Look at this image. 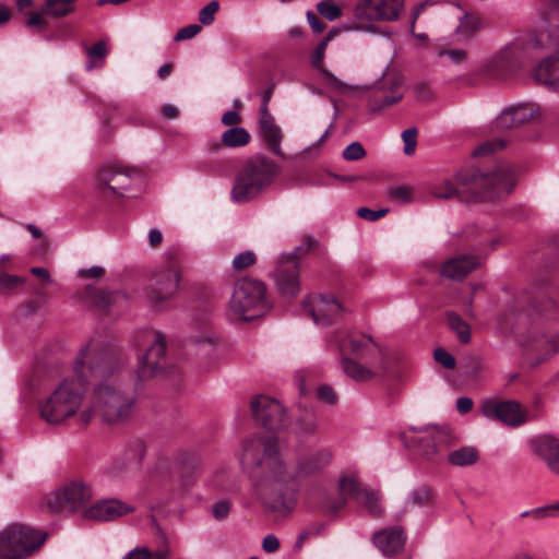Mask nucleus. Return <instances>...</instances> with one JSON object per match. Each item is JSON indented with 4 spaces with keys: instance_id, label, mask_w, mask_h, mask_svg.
<instances>
[{
    "instance_id": "nucleus-1",
    "label": "nucleus",
    "mask_w": 559,
    "mask_h": 559,
    "mask_svg": "<svg viewBox=\"0 0 559 559\" xmlns=\"http://www.w3.org/2000/svg\"><path fill=\"white\" fill-rule=\"evenodd\" d=\"M100 341L91 340L82 346L73 362V374L64 377L52 392L39 403V415L49 425L78 423L88 425L93 407L86 401L91 376H104L117 367L114 353H100Z\"/></svg>"
},
{
    "instance_id": "nucleus-2",
    "label": "nucleus",
    "mask_w": 559,
    "mask_h": 559,
    "mask_svg": "<svg viewBox=\"0 0 559 559\" xmlns=\"http://www.w3.org/2000/svg\"><path fill=\"white\" fill-rule=\"evenodd\" d=\"M236 456L262 504L271 512L288 515L297 504V497L277 438L249 437L241 442Z\"/></svg>"
},
{
    "instance_id": "nucleus-3",
    "label": "nucleus",
    "mask_w": 559,
    "mask_h": 559,
    "mask_svg": "<svg viewBox=\"0 0 559 559\" xmlns=\"http://www.w3.org/2000/svg\"><path fill=\"white\" fill-rule=\"evenodd\" d=\"M343 355L344 373L356 382H369L385 377L396 359L372 336L359 331L338 330L331 338Z\"/></svg>"
},
{
    "instance_id": "nucleus-4",
    "label": "nucleus",
    "mask_w": 559,
    "mask_h": 559,
    "mask_svg": "<svg viewBox=\"0 0 559 559\" xmlns=\"http://www.w3.org/2000/svg\"><path fill=\"white\" fill-rule=\"evenodd\" d=\"M100 353H114L117 359V367L108 370L104 376H91V379L97 380L93 390L91 407H93V417L97 414L106 423H119L128 419L135 404V399L131 393H127L118 381L117 373L122 368V360L118 353L107 347L100 342Z\"/></svg>"
},
{
    "instance_id": "nucleus-5",
    "label": "nucleus",
    "mask_w": 559,
    "mask_h": 559,
    "mask_svg": "<svg viewBox=\"0 0 559 559\" xmlns=\"http://www.w3.org/2000/svg\"><path fill=\"white\" fill-rule=\"evenodd\" d=\"M280 171V166L265 155L251 156L235 177L231 199L237 203L254 200L273 185Z\"/></svg>"
},
{
    "instance_id": "nucleus-6",
    "label": "nucleus",
    "mask_w": 559,
    "mask_h": 559,
    "mask_svg": "<svg viewBox=\"0 0 559 559\" xmlns=\"http://www.w3.org/2000/svg\"><path fill=\"white\" fill-rule=\"evenodd\" d=\"M270 308L262 282L247 277L236 282L229 301V314L234 320H252L264 316Z\"/></svg>"
},
{
    "instance_id": "nucleus-7",
    "label": "nucleus",
    "mask_w": 559,
    "mask_h": 559,
    "mask_svg": "<svg viewBox=\"0 0 559 559\" xmlns=\"http://www.w3.org/2000/svg\"><path fill=\"white\" fill-rule=\"evenodd\" d=\"M47 534L33 526L13 522L0 531V559H26L45 543Z\"/></svg>"
},
{
    "instance_id": "nucleus-8",
    "label": "nucleus",
    "mask_w": 559,
    "mask_h": 559,
    "mask_svg": "<svg viewBox=\"0 0 559 559\" xmlns=\"http://www.w3.org/2000/svg\"><path fill=\"white\" fill-rule=\"evenodd\" d=\"M456 182L460 186L472 185L476 189H481L475 200L495 201L509 193L514 185V171L508 164H500L491 174H480L474 171L467 175L463 171L457 173Z\"/></svg>"
},
{
    "instance_id": "nucleus-9",
    "label": "nucleus",
    "mask_w": 559,
    "mask_h": 559,
    "mask_svg": "<svg viewBox=\"0 0 559 559\" xmlns=\"http://www.w3.org/2000/svg\"><path fill=\"white\" fill-rule=\"evenodd\" d=\"M405 0H358L353 10V20L344 27L347 31H373L374 22H394L404 10Z\"/></svg>"
},
{
    "instance_id": "nucleus-10",
    "label": "nucleus",
    "mask_w": 559,
    "mask_h": 559,
    "mask_svg": "<svg viewBox=\"0 0 559 559\" xmlns=\"http://www.w3.org/2000/svg\"><path fill=\"white\" fill-rule=\"evenodd\" d=\"M406 447L416 449L421 456L436 461L454 443V435L437 426L409 427L401 433Z\"/></svg>"
},
{
    "instance_id": "nucleus-11",
    "label": "nucleus",
    "mask_w": 559,
    "mask_h": 559,
    "mask_svg": "<svg viewBox=\"0 0 559 559\" xmlns=\"http://www.w3.org/2000/svg\"><path fill=\"white\" fill-rule=\"evenodd\" d=\"M93 489L82 479H74L46 496L47 507L52 512H80L87 509L93 498Z\"/></svg>"
},
{
    "instance_id": "nucleus-12",
    "label": "nucleus",
    "mask_w": 559,
    "mask_h": 559,
    "mask_svg": "<svg viewBox=\"0 0 559 559\" xmlns=\"http://www.w3.org/2000/svg\"><path fill=\"white\" fill-rule=\"evenodd\" d=\"M140 179V173L135 169L106 164L96 171L94 186L105 197H123Z\"/></svg>"
},
{
    "instance_id": "nucleus-13",
    "label": "nucleus",
    "mask_w": 559,
    "mask_h": 559,
    "mask_svg": "<svg viewBox=\"0 0 559 559\" xmlns=\"http://www.w3.org/2000/svg\"><path fill=\"white\" fill-rule=\"evenodd\" d=\"M181 280L180 265L177 259L169 258L166 263L154 270L147 288V299L157 307L175 296Z\"/></svg>"
},
{
    "instance_id": "nucleus-14",
    "label": "nucleus",
    "mask_w": 559,
    "mask_h": 559,
    "mask_svg": "<svg viewBox=\"0 0 559 559\" xmlns=\"http://www.w3.org/2000/svg\"><path fill=\"white\" fill-rule=\"evenodd\" d=\"M143 342L148 345L147 350L139 359V378L146 379L166 367L165 336L154 330L142 334Z\"/></svg>"
},
{
    "instance_id": "nucleus-15",
    "label": "nucleus",
    "mask_w": 559,
    "mask_h": 559,
    "mask_svg": "<svg viewBox=\"0 0 559 559\" xmlns=\"http://www.w3.org/2000/svg\"><path fill=\"white\" fill-rule=\"evenodd\" d=\"M301 250L297 247L290 253H283L276 261L273 273L277 289L284 297H295L299 293V261L297 252Z\"/></svg>"
},
{
    "instance_id": "nucleus-16",
    "label": "nucleus",
    "mask_w": 559,
    "mask_h": 559,
    "mask_svg": "<svg viewBox=\"0 0 559 559\" xmlns=\"http://www.w3.org/2000/svg\"><path fill=\"white\" fill-rule=\"evenodd\" d=\"M250 408L255 421L269 430H281L288 425L284 406L274 397L255 396L250 402Z\"/></svg>"
},
{
    "instance_id": "nucleus-17",
    "label": "nucleus",
    "mask_w": 559,
    "mask_h": 559,
    "mask_svg": "<svg viewBox=\"0 0 559 559\" xmlns=\"http://www.w3.org/2000/svg\"><path fill=\"white\" fill-rule=\"evenodd\" d=\"M302 308L312 318L316 325L326 326L342 318L345 308L341 301L329 294H317L306 298Z\"/></svg>"
},
{
    "instance_id": "nucleus-18",
    "label": "nucleus",
    "mask_w": 559,
    "mask_h": 559,
    "mask_svg": "<svg viewBox=\"0 0 559 559\" xmlns=\"http://www.w3.org/2000/svg\"><path fill=\"white\" fill-rule=\"evenodd\" d=\"M546 46L555 53L536 67L533 76L536 82L559 92V25L548 31Z\"/></svg>"
},
{
    "instance_id": "nucleus-19",
    "label": "nucleus",
    "mask_w": 559,
    "mask_h": 559,
    "mask_svg": "<svg viewBox=\"0 0 559 559\" xmlns=\"http://www.w3.org/2000/svg\"><path fill=\"white\" fill-rule=\"evenodd\" d=\"M135 508L118 498L99 499L83 510V519L96 522H111L131 514Z\"/></svg>"
},
{
    "instance_id": "nucleus-20",
    "label": "nucleus",
    "mask_w": 559,
    "mask_h": 559,
    "mask_svg": "<svg viewBox=\"0 0 559 559\" xmlns=\"http://www.w3.org/2000/svg\"><path fill=\"white\" fill-rule=\"evenodd\" d=\"M480 411L486 418L499 419L509 426H519L525 421L520 404L514 401L486 400L481 403Z\"/></svg>"
},
{
    "instance_id": "nucleus-21",
    "label": "nucleus",
    "mask_w": 559,
    "mask_h": 559,
    "mask_svg": "<svg viewBox=\"0 0 559 559\" xmlns=\"http://www.w3.org/2000/svg\"><path fill=\"white\" fill-rule=\"evenodd\" d=\"M524 345L527 347L532 366H538L559 350V337L548 334H530L524 340Z\"/></svg>"
},
{
    "instance_id": "nucleus-22",
    "label": "nucleus",
    "mask_w": 559,
    "mask_h": 559,
    "mask_svg": "<svg viewBox=\"0 0 559 559\" xmlns=\"http://www.w3.org/2000/svg\"><path fill=\"white\" fill-rule=\"evenodd\" d=\"M146 454V444L141 439H134L126 444L123 454L109 467L112 477H119L121 473L138 471Z\"/></svg>"
},
{
    "instance_id": "nucleus-23",
    "label": "nucleus",
    "mask_w": 559,
    "mask_h": 559,
    "mask_svg": "<svg viewBox=\"0 0 559 559\" xmlns=\"http://www.w3.org/2000/svg\"><path fill=\"white\" fill-rule=\"evenodd\" d=\"M333 37V32H330L319 44V46L311 53V64L320 71L326 86L336 92L345 93L352 90V86L341 79L336 78L331 71L323 67V58L329 41Z\"/></svg>"
},
{
    "instance_id": "nucleus-24",
    "label": "nucleus",
    "mask_w": 559,
    "mask_h": 559,
    "mask_svg": "<svg viewBox=\"0 0 559 559\" xmlns=\"http://www.w3.org/2000/svg\"><path fill=\"white\" fill-rule=\"evenodd\" d=\"M533 452L544 460L548 468L559 475V439L550 436L543 435L534 438L531 441Z\"/></svg>"
},
{
    "instance_id": "nucleus-25",
    "label": "nucleus",
    "mask_w": 559,
    "mask_h": 559,
    "mask_svg": "<svg viewBox=\"0 0 559 559\" xmlns=\"http://www.w3.org/2000/svg\"><path fill=\"white\" fill-rule=\"evenodd\" d=\"M526 59L527 53L524 47L519 44H512L506 46L493 57L491 66L499 74H506L520 68Z\"/></svg>"
},
{
    "instance_id": "nucleus-26",
    "label": "nucleus",
    "mask_w": 559,
    "mask_h": 559,
    "mask_svg": "<svg viewBox=\"0 0 559 559\" xmlns=\"http://www.w3.org/2000/svg\"><path fill=\"white\" fill-rule=\"evenodd\" d=\"M479 265L480 261L476 255L462 254L444 262L441 267V275L453 281H461Z\"/></svg>"
},
{
    "instance_id": "nucleus-27",
    "label": "nucleus",
    "mask_w": 559,
    "mask_h": 559,
    "mask_svg": "<svg viewBox=\"0 0 559 559\" xmlns=\"http://www.w3.org/2000/svg\"><path fill=\"white\" fill-rule=\"evenodd\" d=\"M332 459V452L325 448L305 454L297 460L296 473L299 476H309L320 473L330 465Z\"/></svg>"
},
{
    "instance_id": "nucleus-28",
    "label": "nucleus",
    "mask_w": 559,
    "mask_h": 559,
    "mask_svg": "<svg viewBox=\"0 0 559 559\" xmlns=\"http://www.w3.org/2000/svg\"><path fill=\"white\" fill-rule=\"evenodd\" d=\"M406 536L401 527L382 530L373 535V543L384 556L399 552L405 545Z\"/></svg>"
},
{
    "instance_id": "nucleus-29",
    "label": "nucleus",
    "mask_w": 559,
    "mask_h": 559,
    "mask_svg": "<svg viewBox=\"0 0 559 559\" xmlns=\"http://www.w3.org/2000/svg\"><path fill=\"white\" fill-rule=\"evenodd\" d=\"M260 134L263 138L267 148L277 157L285 158L282 151L281 143L283 139L281 128L275 123V120H259Z\"/></svg>"
},
{
    "instance_id": "nucleus-30",
    "label": "nucleus",
    "mask_w": 559,
    "mask_h": 559,
    "mask_svg": "<svg viewBox=\"0 0 559 559\" xmlns=\"http://www.w3.org/2000/svg\"><path fill=\"white\" fill-rule=\"evenodd\" d=\"M402 82L395 78L390 82V86L386 88L382 86L372 96V106L376 109L393 105L403 98Z\"/></svg>"
},
{
    "instance_id": "nucleus-31",
    "label": "nucleus",
    "mask_w": 559,
    "mask_h": 559,
    "mask_svg": "<svg viewBox=\"0 0 559 559\" xmlns=\"http://www.w3.org/2000/svg\"><path fill=\"white\" fill-rule=\"evenodd\" d=\"M338 489L344 499L326 506L332 512H337L346 502V498H352L354 500L358 499L362 489L360 488L357 479L354 476H344L341 478L338 483Z\"/></svg>"
},
{
    "instance_id": "nucleus-32",
    "label": "nucleus",
    "mask_w": 559,
    "mask_h": 559,
    "mask_svg": "<svg viewBox=\"0 0 559 559\" xmlns=\"http://www.w3.org/2000/svg\"><path fill=\"white\" fill-rule=\"evenodd\" d=\"M432 499V491L427 486H418L411 490L404 501V513L426 508Z\"/></svg>"
},
{
    "instance_id": "nucleus-33",
    "label": "nucleus",
    "mask_w": 559,
    "mask_h": 559,
    "mask_svg": "<svg viewBox=\"0 0 559 559\" xmlns=\"http://www.w3.org/2000/svg\"><path fill=\"white\" fill-rule=\"evenodd\" d=\"M448 462L457 467H465L475 464L479 459V451L473 445L460 447L448 453Z\"/></svg>"
},
{
    "instance_id": "nucleus-34",
    "label": "nucleus",
    "mask_w": 559,
    "mask_h": 559,
    "mask_svg": "<svg viewBox=\"0 0 559 559\" xmlns=\"http://www.w3.org/2000/svg\"><path fill=\"white\" fill-rule=\"evenodd\" d=\"M480 28L479 19L471 13L460 17L459 24L453 33V40L461 41L469 39Z\"/></svg>"
},
{
    "instance_id": "nucleus-35",
    "label": "nucleus",
    "mask_w": 559,
    "mask_h": 559,
    "mask_svg": "<svg viewBox=\"0 0 559 559\" xmlns=\"http://www.w3.org/2000/svg\"><path fill=\"white\" fill-rule=\"evenodd\" d=\"M78 0H45L43 13L53 17L61 19L75 11Z\"/></svg>"
},
{
    "instance_id": "nucleus-36",
    "label": "nucleus",
    "mask_w": 559,
    "mask_h": 559,
    "mask_svg": "<svg viewBox=\"0 0 559 559\" xmlns=\"http://www.w3.org/2000/svg\"><path fill=\"white\" fill-rule=\"evenodd\" d=\"M209 484L211 487L222 491H231L237 488V481L233 473L226 468L216 469L209 479Z\"/></svg>"
},
{
    "instance_id": "nucleus-37",
    "label": "nucleus",
    "mask_w": 559,
    "mask_h": 559,
    "mask_svg": "<svg viewBox=\"0 0 559 559\" xmlns=\"http://www.w3.org/2000/svg\"><path fill=\"white\" fill-rule=\"evenodd\" d=\"M249 132L242 127H231L222 134V143L228 147L245 146L250 141Z\"/></svg>"
},
{
    "instance_id": "nucleus-38",
    "label": "nucleus",
    "mask_w": 559,
    "mask_h": 559,
    "mask_svg": "<svg viewBox=\"0 0 559 559\" xmlns=\"http://www.w3.org/2000/svg\"><path fill=\"white\" fill-rule=\"evenodd\" d=\"M26 283V278L20 275L10 274L5 271L0 272V295L12 296L19 292Z\"/></svg>"
},
{
    "instance_id": "nucleus-39",
    "label": "nucleus",
    "mask_w": 559,
    "mask_h": 559,
    "mask_svg": "<svg viewBox=\"0 0 559 559\" xmlns=\"http://www.w3.org/2000/svg\"><path fill=\"white\" fill-rule=\"evenodd\" d=\"M118 297L117 293H109L103 289L88 285L85 288V298L93 305L105 308L110 305Z\"/></svg>"
},
{
    "instance_id": "nucleus-40",
    "label": "nucleus",
    "mask_w": 559,
    "mask_h": 559,
    "mask_svg": "<svg viewBox=\"0 0 559 559\" xmlns=\"http://www.w3.org/2000/svg\"><path fill=\"white\" fill-rule=\"evenodd\" d=\"M359 504L364 506L368 512L372 515H380L382 513V507L380 503V496L374 490L364 488L360 496L356 500Z\"/></svg>"
},
{
    "instance_id": "nucleus-41",
    "label": "nucleus",
    "mask_w": 559,
    "mask_h": 559,
    "mask_svg": "<svg viewBox=\"0 0 559 559\" xmlns=\"http://www.w3.org/2000/svg\"><path fill=\"white\" fill-rule=\"evenodd\" d=\"M86 55L88 57V61L86 63V69L88 71L95 68H102L104 64V59L107 56V47L105 41L100 40L93 46L87 47Z\"/></svg>"
},
{
    "instance_id": "nucleus-42",
    "label": "nucleus",
    "mask_w": 559,
    "mask_h": 559,
    "mask_svg": "<svg viewBox=\"0 0 559 559\" xmlns=\"http://www.w3.org/2000/svg\"><path fill=\"white\" fill-rule=\"evenodd\" d=\"M430 192L437 199H451L460 194L461 190L451 179H443L433 185Z\"/></svg>"
},
{
    "instance_id": "nucleus-43",
    "label": "nucleus",
    "mask_w": 559,
    "mask_h": 559,
    "mask_svg": "<svg viewBox=\"0 0 559 559\" xmlns=\"http://www.w3.org/2000/svg\"><path fill=\"white\" fill-rule=\"evenodd\" d=\"M448 323L456 332L459 340L466 344L471 341V331L468 324L456 313H448Z\"/></svg>"
},
{
    "instance_id": "nucleus-44",
    "label": "nucleus",
    "mask_w": 559,
    "mask_h": 559,
    "mask_svg": "<svg viewBox=\"0 0 559 559\" xmlns=\"http://www.w3.org/2000/svg\"><path fill=\"white\" fill-rule=\"evenodd\" d=\"M257 261V255L252 250H247L238 253L231 262L235 272H241L253 265Z\"/></svg>"
},
{
    "instance_id": "nucleus-45",
    "label": "nucleus",
    "mask_w": 559,
    "mask_h": 559,
    "mask_svg": "<svg viewBox=\"0 0 559 559\" xmlns=\"http://www.w3.org/2000/svg\"><path fill=\"white\" fill-rule=\"evenodd\" d=\"M510 110L519 126L533 119L537 111V109L532 105H519L516 107H511Z\"/></svg>"
},
{
    "instance_id": "nucleus-46",
    "label": "nucleus",
    "mask_w": 559,
    "mask_h": 559,
    "mask_svg": "<svg viewBox=\"0 0 559 559\" xmlns=\"http://www.w3.org/2000/svg\"><path fill=\"white\" fill-rule=\"evenodd\" d=\"M318 12L329 21H334L342 15L341 8L331 0H324L317 4Z\"/></svg>"
},
{
    "instance_id": "nucleus-47",
    "label": "nucleus",
    "mask_w": 559,
    "mask_h": 559,
    "mask_svg": "<svg viewBox=\"0 0 559 559\" xmlns=\"http://www.w3.org/2000/svg\"><path fill=\"white\" fill-rule=\"evenodd\" d=\"M533 518L535 519H549L559 518V504L558 501L532 509Z\"/></svg>"
},
{
    "instance_id": "nucleus-48",
    "label": "nucleus",
    "mask_w": 559,
    "mask_h": 559,
    "mask_svg": "<svg viewBox=\"0 0 559 559\" xmlns=\"http://www.w3.org/2000/svg\"><path fill=\"white\" fill-rule=\"evenodd\" d=\"M219 9V4L217 1H211L205 7H203L199 12V21L203 25H211L215 19V14Z\"/></svg>"
},
{
    "instance_id": "nucleus-49",
    "label": "nucleus",
    "mask_w": 559,
    "mask_h": 559,
    "mask_svg": "<svg viewBox=\"0 0 559 559\" xmlns=\"http://www.w3.org/2000/svg\"><path fill=\"white\" fill-rule=\"evenodd\" d=\"M402 139L404 142V153L406 155H413L417 144V129L409 128L402 132Z\"/></svg>"
},
{
    "instance_id": "nucleus-50",
    "label": "nucleus",
    "mask_w": 559,
    "mask_h": 559,
    "mask_svg": "<svg viewBox=\"0 0 559 559\" xmlns=\"http://www.w3.org/2000/svg\"><path fill=\"white\" fill-rule=\"evenodd\" d=\"M366 155V151L361 143L353 142L347 145L343 151V157L346 160H358Z\"/></svg>"
},
{
    "instance_id": "nucleus-51",
    "label": "nucleus",
    "mask_w": 559,
    "mask_h": 559,
    "mask_svg": "<svg viewBox=\"0 0 559 559\" xmlns=\"http://www.w3.org/2000/svg\"><path fill=\"white\" fill-rule=\"evenodd\" d=\"M317 396L320 402L334 405L337 402V394L330 385L322 384L317 389Z\"/></svg>"
},
{
    "instance_id": "nucleus-52",
    "label": "nucleus",
    "mask_w": 559,
    "mask_h": 559,
    "mask_svg": "<svg viewBox=\"0 0 559 559\" xmlns=\"http://www.w3.org/2000/svg\"><path fill=\"white\" fill-rule=\"evenodd\" d=\"M440 58H447L450 63L459 64L466 58V51L461 48L442 49L439 52Z\"/></svg>"
},
{
    "instance_id": "nucleus-53",
    "label": "nucleus",
    "mask_w": 559,
    "mask_h": 559,
    "mask_svg": "<svg viewBox=\"0 0 559 559\" xmlns=\"http://www.w3.org/2000/svg\"><path fill=\"white\" fill-rule=\"evenodd\" d=\"M503 145L504 143L501 140L488 141L477 146L473 151V155L475 157H483L495 152L497 148H501Z\"/></svg>"
},
{
    "instance_id": "nucleus-54",
    "label": "nucleus",
    "mask_w": 559,
    "mask_h": 559,
    "mask_svg": "<svg viewBox=\"0 0 559 559\" xmlns=\"http://www.w3.org/2000/svg\"><path fill=\"white\" fill-rule=\"evenodd\" d=\"M202 27L199 24H189L181 27L174 37L175 41L191 39L201 32Z\"/></svg>"
},
{
    "instance_id": "nucleus-55",
    "label": "nucleus",
    "mask_w": 559,
    "mask_h": 559,
    "mask_svg": "<svg viewBox=\"0 0 559 559\" xmlns=\"http://www.w3.org/2000/svg\"><path fill=\"white\" fill-rule=\"evenodd\" d=\"M496 126L499 129H510L518 127V122H515V118L513 117L510 108L503 110L496 119Z\"/></svg>"
},
{
    "instance_id": "nucleus-56",
    "label": "nucleus",
    "mask_w": 559,
    "mask_h": 559,
    "mask_svg": "<svg viewBox=\"0 0 559 559\" xmlns=\"http://www.w3.org/2000/svg\"><path fill=\"white\" fill-rule=\"evenodd\" d=\"M435 359L447 369H453L455 367V358L443 348H437L435 350Z\"/></svg>"
},
{
    "instance_id": "nucleus-57",
    "label": "nucleus",
    "mask_w": 559,
    "mask_h": 559,
    "mask_svg": "<svg viewBox=\"0 0 559 559\" xmlns=\"http://www.w3.org/2000/svg\"><path fill=\"white\" fill-rule=\"evenodd\" d=\"M388 213L386 209H380L378 211H373L368 207H360L357 211V214L360 218L367 219L369 222H376L379 218L383 217Z\"/></svg>"
},
{
    "instance_id": "nucleus-58",
    "label": "nucleus",
    "mask_w": 559,
    "mask_h": 559,
    "mask_svg": "<svg viewBox=\"0 0 559 559\" xmlns=\"http://www.w3.org/2000/svg\"><path fill=\"white\" fill-rule=\"evenodd\" d=\"M390 198L394 201L406 203L411 201L412 191L407 187H396L390 190Z\"/></svg>"
},
{
    "instance_id": "nucleus-59",
    "label": "nucleus",
    "mask_w": 559,
    "mask_h": 559,
    "mask_svg": "<svg viewBox=\"0 0 559 559\" xmlns=\"http://www.w3.org/2000/svg\"><path fill=\"white\" fill-rule=\"evenodd\" d=\"M122 559H153V555L146 546H139L127 552Z\"/></svg>"
},
{
    "instance_id": "nucleus-60",
    "label": "nucleus",
    "mask_w": 559,
    "mask_h": 559,
    "mask_svg": "<svg viewBox=\"0 0 559 559\" xmlns=\"http://www.w3.org/2000/svg\"><path fill=\"white\" fill-rule=\"evenodd\" d=\"M230 511V503L227 500L218 501L213 506L212 514L216 520H224Z\"/></svg>"
},
{
    "instance_id": "nucleus-61",
    "label": "nucleus",
    "mask_w": 559,
    "mask_h": 559,
    "mask_svg": "<svg viewBox=\"0 0 559 559\" xmlns=\"http://www.w3.org/2000/svg\"><path fill=\"white\" fill-rule=\"evenodd\" d=\"M262 548L267 554L275 552L280 548L278 538L273 534L266 535L263 538Z\"/></svg>"
},
{
    "instance_id": "nucleus-62",
    "label": "nucleus",
    "mask_w": 559,
    "mask_h": 559,
    "mask_svg": "<svg viewBox=\"0 0 559 559\" xmlns=\"http://www.w3.org/2000/svg\"><path fill=\"white\" fill-rule=\"evenodd\" d=\"M241 121V117L237 111L228 110L222 116V123L225 126L237 127Z\"/></svg>"
},
{
    "instance_id": "nucleus-63",
    "label": "nucleus",
    "mask_w": 559,
    "mask_h": 559,
    "mask_svg": "<svg viewBox=\"0 0 559 559\" xmlns=\"http://www.w3.org/2000/svg\"><path fill=\"white\" fill-rule=\"evenodd\" d=\"M104 273H105V269L102 266H98V265H94V266H91L87 269H81L79 271V274L81 276L92 277V278L102 277L104 275Z\"/></svg>"
},
{
    "instance_id": "nucleus-64",
    "label": "nucleus",
    "mask_w": 559,
    "mask_h": 559,
    "mask_svg": "<svg viewBox=\"0 0 559 559\" xmlns=\"http://www.w3.org/2000/svg\"><path fill=\"white\" fill-rule=\"evenodd\" d=\"M307 20L314 33H321L325 28V24L311 11H308Z\"/></svg>"
}]
</instances>
